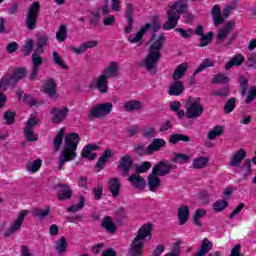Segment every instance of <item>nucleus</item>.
<instances>
[{
	"label": "nucleus",
	"instance_id": "obj_17",
	"mask_svg": "<svg viewBox=\"0 0 256 256\" xmlns=\"http://www.w3.org/2000/svg\"><path fill=\"white\" fill-rule=\"evenodd\" d=\"M58 189V199L60 201H67V199H71L73 195V190H71V186L67 184H58L56 186Z\"/></svg>",
	"mask_w": 256,
	"mask_h": 256
},
{
	"label": "nucleus",
	"instance_id": "obj_18",
	"mask_svg": "<svg viewBox=\"0 0 256 256\" xmlns=\"http://www.w3.org/2000/svg\"><path fill=\"white\" fill-rule=\"evenodd\" d=\"M99 45V42L97 40H90L87 42H84L80 47L70 46V51L73 53H76V55H81L87 51V49H93L94 47H97Z\"/></svg>",
	"mask_w": 256,
	"mask_h": 256
},
{
	"label": "nucleus",
	"instance_id": "obj_9",
	"mask_svg": "<svg viewBox=\"0 0 256 256\" xmlns=\"http://www.w3.org/2000/svg\"><path fill=\"white\" fill-rule=\"evenodd\" d=\"M173 169H177V166L169 163L167 160H163L154 165L152 173L158 175V177H165V175H169Z\"/></svg>",
	"mask_w": 256,
	"mask_h": 256
},
{
	"label": "nucleus",
	"instance_id": "obj_33",
	"mask_svg": "<svg viewBox=\"0 0 256 256\" xmlns=\"http://www.w3.org/2000/svg\"><path fill=\"white\" fill-rule=\"evenodd\" d=\"M183 83L179 80H176L172 83L169 90V95L179 96L183 93Z\"/></svg>",
	"mask_w": 256,
	"mask_h": 256
},
{
	"label": "nucleus",
	"instance_id": "obj_15",
	"mask_svg": "<svg viewBox=\"0 0 256 256\" xmlns=\"http://www.w3.org/2000/svg\"><path fill=\"white\" fill-rule=\"evenodd\" d=\"M149 27H151V25L146 24L145 26H142L138 32L128 36V42L132 43L133 45H142L143 36L145 35V33H147V31H149Z\"/></svg>",
	"mask_w": 256,
	"mask_h": 256
},
{
	"label": "nucleus",
	"instance_id": "obj_35",
	"mask_svg": "<svg viewBox=\"0 0 256 256\" xmlns=\"http://www.w3.org/2000/svg\"><path fill=\"white\" fill-rule=\"evenodd\" d=\"M55 249L59 253V255H63L67 251V238L61 237L55 242Z\"/></svg>",
	"mask_w": 256,
	"mask_h": 256
},
{
	"label": "nucleus",
	"instance_id": "obj_56",
	"mask_svg": "<svg viewBox=\"0 0 256 256\" xmlns=\"http://www.w3.org/2000/svg\"><path fill=\"white\" fill-rule=\"evenodd\" d=\"M4 121H6V125H13L15 123V112L7 111L4 114Z\"/></svg>",
	"mask_w": 256,
	"mask_h": 256
},
{
	"label": "nucleus",
	"instance_id": "obj_25",
	"mask_svg": "<svg viewBox=\"0 0 256 256\" xmlns=\"http://www.w3.org/2000/svg\"><path fill=\"white\" fill-rule=\"evenodd\" d=\"M108 191H110L112 197L116 198L121 191V182L117 178H111L108 181Z\"/></svg>",
	"mask_w": 256,
	"mask_h": 256
},
{
	"label": "nucleus",
	"instance_id": "obj_26",
	"mask_svg": "<svg viewBox=\"0 0 256 256\" xmlns=\"http://www.w3.org/2000/svg\"><path fill=\"white\" fill-rule=\"evenodd\" d=\"M128 181L131 183L132 186H134L136 189H145L147 186V182L143 177L137 174H132Z\"/></svg>",
	"mask_w": 256,
	"mask_h": 256
},
{
	"label": "nucleus",
	"instance_id": "obj_32",
	"mask_svg": "<svg viewBox=\"0 0 256 256\" xmlns=\"http://www.w3.org/2000/svg\"><path fill=\"white\" fill-rule=\"evenodd\" d=\"M207 163H209V158L205 156H198L193 159L192 167L194 169H205V167H207Z\"/></svg>",
	"mask_w": 256,
	"mask_h": 256
},
{
	"label": "nucleus",
	"instance_id": "obj_11",
	"mask_svg": "<svg viewBox=\"0 0 256 256\" xmlns=\"http://www.w3.org/2000/svg\"><path fill=\"white\" fill-rule=\"evenodd\" d=\"M27 210H22L17 216V219L10 225V228L4 232L5 239H8L10 235H15L21 226L23 225V221H25V217L27 216Z\"/></svg>",
	"mask_w": 256,
	"mask_h": 256
},
{
	"label": "nucleus",
	"instance_id": "obj_19",
	"mask_svg": "<svg viewBox=\"0 0 256 256\" xmlns=\"http://www.w3.org/2000/svg\"><path fill=\"white\" fill-rule=\"evenodd\" d=\"M147 183H148L149 190L152 193H157V191H159V187H161V178H159L157 174H154L153 172H151L148 175Z\"/></svg>",
	"mask_w": 256,
	"mask_h": 256
},
{
	"label": "nucleus",
	"instance_id": "obj_49",
	"mask_svg": "<svg viewBox=\"0 0 256 256\" xmlns=\"http://www.w3.org/2000/svg\"><path fill=\"white\" fill-rule=\"evenodd\" d=\"M228 205H229V203H227V201L218 200L213 205L214 211H216L217 213H221V211H224V209H227Z\"/></svg>",
	"mask_w": 256,
	"mask_h": 256
},
{
	"label": "nucleus",
	"instance_id": "obj_54",
	"mask_svg": "<svg viewBox=\"0 0 256 256\" xmlns=\"http://www.w3.org/2000/svg\"><path fill=\"white\" fill-rule=\"evenodd\" d=\"M227 81H229V77L223 73L216 74L212 79V83L215 84L227 83Z\"/></svg>",
	"mask_w": 256,
	"mask_h": 256
},
{
	"label": "nucleus",
	"instance_id": "obj_53",
	"mask_svg": "<svg viewBox=\"0 0 256 256\" xmlns=\"http://www.w3.org/2000/svg\"><path fill=\"white\" fill-rule=\"evenodd\" d=\"M37 53L38 52H34L32 54V63L34 68L40 69L41 65H43V58Z\"/></svg>",
	"mask_w": 256,
	"mask_h": 256
},
{
	"label": "nucleus",
	"instance_id": "obj_40",
	"mask_svg": "<svg viewBox=\"0 0 256 256\" xmlns=\"http://www.w3.org/2000/svg\"><path fill=\"white\" fill-rule=\"evenodd\" d=\"M190 159H191V157L187 154L176 153L172 157V162L178 163L179 165H183L185 163H189Z\"/></svg>",
	"mask_w": 256,
	"mask_h": 256
},
{
	"label": "nucleus",
	"instance_id": "obj_7",
	"mask_svg": "<svg viewBox=\"0 0 256 256\" xmlns=\"http://www.w3.org/2000/svg\"><path fill=\"white\" fill-rule=\"evenodd\" d=\"M113 111V103L106 102L102 104H96L91 108L90 113L88 114V119L93 121V119H103L107 117Z\"/></svg>",
	"mask_w": 256,
	"mask_h": 256
},
{
	"label": "nucleus",
	"instance_id": "obj_3",
	"mask_svg": "<svg viewBox=\"0 0 256 256\" xmlns=\"http://www.w3.org/2000/svg\"><path fill=\"white\" fill-rule=\"evenodd\" d=\"M187 9V0H178L174 2L167 11V21L163 25V29L169 31L177 27L181 13H185Z\"/></svg>",
	"mask_w": 256,
	"mask_h": 256
},
{
	"label": "nucleus",
	"instance_id": "obj_14",
	"mask_svg": "<svg viewBox=\"0 0 256 256\" xmlns=\"http://www.w3.org/2000/svg\"><path fill=\"white\" fill-rule=\"evenodd\" d=\"M50 115L52 117V123H63V121L67 119V115H69V108H52L50 111Z\"/></svg>",
	"mask_w": 256,
	"mask_h": 256
},
{
	"label": "nucleus",
	"instance_id": "obj_47",
	"mask_svg": "<svg viewBox=\"0 0 256 256\" xmlns=\"http://www.w3.org/2000/svg\"><path fill=\"white\" fill-rule=\"evenodd\" d=\"M24 135L27 141H37L39 138L37 137L34 128H24Z\"/></svg>",
	"mask_w": 256,
	"mask_h": 256
},
{
	"label": "nucleus",
	"instance_id": "obj_41",
	"mask_svg": "<svg viewBox=\"0 0 256 256\" xmlns=\"http://www.w3.org/2000/svg\"><path fill=\"white\" fill-rule=\"evenodd\" d=\"M212 17L214 19L215 25H221L223 23V16L221 14V8L217 5H215L212 8Z\"/></svg>",
	"mask_w": 256,
	"mask_h": 256
},
{
	"label": "nucleus",
	"instance_id": "obj_45",
	"mask_svg": "<svg viewBox=\"0 0 256 256\" xmlns=\"http://www.w3.org/2000/svg\"><path fill=\"white\" fill-rule=\"evenodd\" d=\"M170 143L174 144L179 143V141H183L184 143H189L191 139H189L188 136L182 135V134H174L170 137Z\"/></svg>",
	"mask_w": 256,
	"mask_h": 256
},
{
	"label": "nucleus",
	"instance_id": "obj_63",
	"mask_svg": "<svg viewBox=\"0 0 256 256\" xmlns=\"http://www.w3.org/2000/svg\"><path fill=\"white\" fill-rule=\"evenodd\" d=\"M34 215L36 217H39V219H45V217H47V215H49V208H46L44 210L36 209V210H34Z\"/></svg>",
	"mask_w": 256,
	"mask_h": 256
},
{
	"label": "nucleus",
	"instance_id": "obj_37",
	"mask_svg": "<svg viewBox=\"0 0 256 256\" xmlns=\"http://www.w3.org/2000/svg\"><path fill=\"white\" fill-rule=\"evenodd\" d=\"M207 215L206 209H197L195 214L193 215L192 219L195 223L196 227H201L203 224L201 223V219Z\"/></svg>",
	"mask_w": 256,
	"mask_h": 256
},
{
	"label": "nucleus",
	"instance_id": "obj_48",
	"mask_svg": "<svg viewBox=\"0 0 256 256\" xmlns=\"http://www.w3.org/2000/svg\"><path fill=\"white\" fill-rule=\"evenodd\" d=\"M108 7H110L111 11L119 13L121 11V0H108Z\"/></svg>",
	"mask_w": 256,
	"mask_h": 256
},
{
	"label": "nucleus",
	"instance_id": "obj_12",
	"mask_svg": "<svg viewBox=\"0 0 256 256\" xmlns=\"http://www.w3.org/2000/svg\"><path fill=\"white\" fill-rule=\"evenodd\" d=\"M107 79L109 78L104 73H102L99 77L92 80L90 88L98 89L100 93H107L109 90Z\"/></svg>",
	"mask_w": 256,
	"mask_h": 256
},
{
	"label": "nucleus",
	"instance_id": "obj_60",
	"mask_svg": "<svg viewBox=\"0 0 256 256\" xmlns=\"http://www.w3.org/2000/svg\"><path fill=\"white\" fill-rule=\"evenodd\" d=\"M104 17L103 19V25H105V27H113V25H115V16L114 15H109Z\"/></svg>",
	"mask_w": 256,
	"mask_h": 256
},
{
	"label": "nucleus",
	"instance_id": "obj_44",
	"mask_svg": "<svg viewBox=\"0 0 256 256\" xmlns=\"http://www.w3.org/2000/svg\"><path fill=\"white\" fill-rule=\"evenodd\" d=\"M236 105H237V100L234 97L228 99L226 104L224 105V113H227V114L233 113Z\"/></svg>",
	"mask_w": 256,
	"mask_h": 256
},
{
	"label": "nucleus",
	"instance_id": "obj_61",
	"mask_svg": "<svg viewBox=\"0 0 256 256\" xmlns=\"http://www.w3.org/2000/svg\"><path fill=\"white\" fill-rule=\"evenodd\" d=\"M151 169V162H143L142 165L136 167L137 173H146V171H149Z\"/></svg>",
	"mask_w": 256,
	"mask_h": 256
},
{
	"label": "nucleus",
	"instance_id": "obj_22",
	"mask_svg": "<svg viewBox=\"0 0 256 256\" xmlns=\"http://www.w3.org/2000/svg\"><path fill=\"white\" fill-rule=\"evenodd\" d=\"M131 167H133V160H131V156H123L118 163V169H120L124 175H127L131 170Z\"/></svg>",
	"mask_w": 256,
	"mask_h": 256
},
{
	"label": "nucleus",
	"instance_id": "obj_36",
	"mask_svg": "<svg viewBox=\"0 0 256 256\" xmlns=\"http://www.w3.org/2000/svg\"><path fill=\"white\" fill-rule=\"evenodd\" d=\"M188 65L186 63L180 64L175 70L173 74L174 81H179L185 75V71L188 69Z\"/></svg>",
	"mask_w": 256,
	"mask_h": 256
},
{
	"label": "nucleus",
	"instance_id": "obj_38",
	"mask_svg": "<svg viewBox=\"0 0 256 256\" xmlns=\"http://www.w3.org/2000/svg\"><path fill=\"white\" fill-rule=\"evenodd\" d=\"M49 43V36L42 35L38 38L35 53H43V47H46Z\"/></svg>",
	"mask_w": 256,
	"mask_h": 256
},
{
	"label": "nucleus",
	"instance_id": "obj_2",
	"mask_svg": "<svg viewBox=\"0 0 256 256\" xmlns=\"http://www.w3.org/2000/svg\"><path fill=\"white\" fill-rule=\"evenodd\" d=\"M79 145V134L71 133L66 135L64 139V146L61 152V157L58 161V171L63 169L65 163L75 161L77 158V146Z\"/></svg>",
	"mask_w": 256,
	"mask_h": 256
},
{
	"label": "nucleus",
	"instance_id": "obj_6",
	"mask_svg": "<svg viewBox=\"0 0 256 256\" xmlns=\"http://www.w3.org/2000/svg\"><path fill=\"white\" fill-rule=\"evenodd\" d=\"M184 108L186 109L187 119H197L203 115V106L199 97H189L184 104Z\"/></svg>",
	"mask_w": 256,
	"mask_h": 256
},
{
	"label": "nucleus",
	"instance_id": "obj_46",
	"mask_svg": "<svg viewBox=\"0 0 256 256\" xmlns=\"http://www.w3.org/2000/svg\"><path fill=\"white\" fill-rule=\"evenodd\" d=\"M56 39L57 41H60V43H63V41L67 39V27L65 25L59 27L58 32L56 33Z\"/></svg>",
	"mask_w": 256,
	"mask_h": 256
},
{
	"label": "nucleus",
	"instance_id": "obj_23",
	"mask_svg": "<svg viewBox=\"0 0 256 256\" xmlns=\"http://www.w3.org/2000/svg\"><path fill=\"white\" fill-rule=\"evenodd\" d=\"M119 69V62L112 61L104 69L103 74L108 79H111V77H119Z\"/></svg>",
	"mask_w": 256,
	"mask_h": 256
},
{
	"label": "nucleus",
	"instance_id": "obj_55",
	"mask_svg": "<svg viewBox=\"0 0 256 256\" xmlns=\"http://www.w3.org/2000/svg\"><path fill=\"white\" fill-rule=\"evenodd\" d=\"M242 171H244V177L251 175V159L244 160Z\"/></svg>",
	"mask_w": 256,
	"mask_h": 256
},
{
	"label": "nucleus",
	"instance_id": "obj_10",
	"mask_svg": "<svg viewBox=\"0 0 256 256\" xmlns=\"http://www.w3.org/2000/svg\"><path fill=\"white\" fill-rule=\"evenodd\" d=\"M111 13V8L109 7V0H103L102 6H100L96 11L91 12L90 23L91 25H97L101 19V15L107 16Z\"/></svg>",
	"mask_w": 256,
	"mask_h": 256
},
{
	"label": "nucleus",
	"instance_id": "obj_58",
	"mask_svg": "<svg viewBox=\"0 0 256 256\" xmlns=\"http://www.w3.org/2000/svg\"><path fill=\"white\" fill-rule=\"evenodd\" d=\"M33 46H34L33 40L28 39L23 47L24 55H31V51H33Z\"/></svg>",
	"mask_w": 256,
	"mask_h": 256
},
{
	"label": "nucleus",
	"instance_id": "obj_34",
	"mask_svg": "<svg viewBox=\"0 0 256 256\" xmlns=\"http://www.w3.org/2000/svg\"><path fill=\"white\" fill-rule=\"evenodd\" d=\"M42 165H43L42 159H36L33 161H29L27 163V171L29 173H37V171H39V169H41Z\"/></svg>",
	"mask_w": 256,
	"mask_h": 256
},
{
	"label": "nucleus",
	"instance_id": "obj_1",
	"mask_svg": "<svg viewBox=\"0 0 256 256\" xmlns=\"http://www.w3.org/2000/svg\"><path fill=\"white\" fill-rule=\"evenodd\" d=\"M165 41H167V37L164 34H153L148 42V54L143 61V65L153 75L157 73V63L161 59V51Z\"/></svg>",
	"mask_w": 256,
	"mask_h": 256
},
{
	"label": "nucleus",
	"instance_id": "obj_52",
	"mask_svg": "<svg viewBox=\"0 0 256 256\" xmlns=\"http://www.w3.org/2000/svg\"><path fill=\"white\" fill-rule=\"evenodd\" d=\"M213 67V62L211 59L204 60L198 67V69L195 70L194 75H197V73H201V71H205V69Z\"/></svg>",
	"mask_w": 256,
	"mask_h": 256
},
{
	"label": "nucleus",
	"instance_id": "obj_27",
	"mask_svg": "<svg viewBox=\"0 0 256 256\" xmlns=\"http://www.w3.org/2000/svg\"><path fill=\"white\" fill-rule=\"evenodd\" d=\"M244 62L245 57L241 54H237L226 63L225 70L229 71V69H232V67H241V65H243Z\"/></svg>",
	"mask_w": 256,
	"mask_h": 256
},
{
	"label": "nucleus",
	"instance_id": "obj_43",
	"mask_svg": "<svg viewBox=\"0 0 256 256\" xmlns=\"http://www.w3.org/2000/svg\"><path fill=\"white\" fill-rule=\"evenodd\" d=\"M85 207V198L83 196L79 197L78 204H74L70 206L67 211H70L71 213H77V211H81Z\"/></svg>",
	"mask_w": 256,
	"mask_h": 256
},
{
	"label": "nucleus",
	"instance_id": "obj_30",
	"mask_svg": "<svg viewBox=\"0 0 256 256\" xmlns=\"http://www.w3.org/2000/svg\"><path fill=\"white\" fill-rule=\"evenodd\" d=\"M189 207L182 205L178 208V219L180 221V225H185L187 221H189Z\"/></svg>",
	"mask_w": 256,
	"mask_h": 256
},
{
	"label": "nucleus",
	"instance_id": "obj_21",
	"mask_svg": "<svg viewBox=\"0 0 256 256\" xmlns=\"http://www.w3.org/2000/svg\"><path fill=\"white\" fill-rule=\"evenodd\" d=\"M235 27V22L230 21L227 22L223 28H221L218 31V35L216 36L217 41H225L227 37H229V34L231 31H233V28Z\"/></svg>",
	"mask_w": 256,
	"mask_h": 256
},
{
	"label": "nucleus",
	"instance_id": "obj_4",
	"mask_svg": "<svg viewBox=\"0 0 256 256\" xmlns=\"http://www.w3.org/2000/svg\"><path fill=\"white\" fill-rule=\"evenodd\" d=\"M153 231V224H144L139 228L137 236L131 243L129 250V256H141L143 251V245H145V239H151V232Z\"/></svg>",
	"mask_w": 256,
	"mask_h": 256
},
{
	"label": "nucleus",
	"instance_id": "obj_16",
	"mask_svg": "<svg viewBox=\"0 0 256 256\" xmlns=\"http://www.w3.org/2000/svg\"><path fill=\"white\" fill-rule=\"evenodd\" d=\"M167 142L163 138H155L150 145L146 148V155H153V153L166 147Z\"/></svg>",
	"mask_w": 256,
	"mask_h": 256
},
{
	"label": "nucleus",
	"instance_id": "obj_31",
	"mask_svg": "<svg viewBox=\"0 0 256 256\" xmlns=\"http://www.w3.org/2000/svg\"><path fill=\"white\" fill-rule=\"evenodd\" d=\"M110 158H111V150L104 151L103 155L98 159L96 163L97 171H101L102 169H105V165Z\"/></svg>",
	"mask_w": 256,
	"mask_h": 256
},
{
	"label": "nucleus",
	"instance_id": "obj_62",
	"mask_svg": "<svg viewBox=\"0 0 256 256\" xmlns=\"http://www.w3.org/2000/svg\"><path fill=\"white\" fill-rule=\"evenodd\" d=\"M39 119L36 118L35 114H32L30 119L26 122V128L28 129H35Z\"/></svg>",
	"mask_w": 256,
	"mask_h": 256
},
{
	"label": "nucleus",
	"instance_id": "obj_8",
	"mask_svg": "<svg viewBox=\"0 0 256 256\" xmlns=\"http://www.w3.org/2000/svg\"><path fill=\"white\" fill-rule=\"evenodd\" d=\"M39 9H41V4L33 2L26 12V27L30 30L35 29L37 17H39Z\"/></svg>",
	"mask_w": 256,
	"mask_h": 256
},
{
	"label": "nucleus",
	"instance_id": "obj_5",
	"mask_svg": "<svg viewBox=\"0 0 256 256\" xmlns=\"http://www.w3.org/2000/svg\"><path fill=\"white\" fill-rule=\"evenodd\" d=\"M27 77V70L25 68H16L12 74L4 75L0 80L1 91H7L9 85L14 86Z\"/></svg>",
	"mask_w": 256,
	"mask_h": 256
},
{
	"label": "nucleus",
	"instance_id": "obj_20",
	"mask_svg": "<svg viewBox=\"0 0 256 256\" xmlns=\"http://www.w3.org/2000/svg\"><path fill=\"white\" fill-rule=\"evenodd\" d=\"M247 157V152L243 148H240L236 153H234L229 160L230 167H239L241 161Z\"/></svg>",
	"mask_w": 256,
	"mask_h": 256
},
{
	"label": "nucleus",
	"instance_id": "obj_28",
	"mask_svg": "<svg viewBox=\"0 0 256 256\" xmlns=\"http://www.w3.org/2000/svg\"><path fill=\"white\" fill-rule=\"evenodd\" d=\"M97 149H99V147H97L96 145L88 144L87 146H85L83 148L81 155L83 157H85L86 159L93 161V159H95V157H97V153H95V151H97Z\"/></svg>",
	"mask_w": 256,
	"mask_h": 256
},
{
	"label": "nucleus",
	"instance_id": "obj_64",
	"mask_svg": "<svg viewBox=\"0 0 256 256\" xmlns=\"http://www.w3.org/2000/svg\"><path fill=\"white\" fill-rule=\"evenodd\" d=\"M133 5L132 4H127L126 5V19L131 23V20H133Z\"/></svg>",
	"mask_w": 256,
	"mask_h": 256
},
{
	"label": "nucleus",
	"instance_id": "obj_50",
	"mask_svg": "<svg viewBox=\"0 0 256 256\" xmlns=\"http://www.w3.org/2000/svg\"><path fill=\"white\" fill-rule=\"evenodd\" d=\"M212 39H213V32H208L206 35H202L200 39L199 47H207V45L211 43Z\"/></svg>",
	"mask_w": 256,
	"mask_h": 256
},
{
	"label": "nucleus",
	"instance_id": "obj_29",
	"mask_svg": "<svg viewBox=\"0 0 256 256\" xmlns=\"http://www.w3.org/2000/svg\"><path fill=\"white\" fill-rule=\"evenodd\" d=\"M101 227L105 229L108 233H115L117 226L113 223V220L109 216H105L101 221Z\"/></svg>",
	"mask_w": 256,
	"mask_h": 256
},
{
	"label": "nucleus",
	"instance_id": "obj_51",
	"mask_svg": "<svg viewBox=\"0 0 256 256\" xmlns=\"http://www.w3.org/2000/svg\"><path fill=\"white\" fill-rule=\"evenodd\" d=\"M142 135L145 139H153V137H157V131L154 127H147L143 130Z\"/></svg>",
	"mask_w": 256,
	"mask_h": 256
},
{
	"label": "nucleus",
	"instance_id": "obj_42",
	"mask_svg": "<svg viewBox=\"0 0 256 256\" xmlns=\"http://www.w3.org/2000/svg\"><path fill=\"white\" fill-rule=\"evenodd\" d=\"M64 135H65V130L62 128L57 133L56 137L53 139V145H54V149H56V151H59V149L61 148V145H63Z\"/></svg>",
	"mask_w": 256,
	"mask_h": 256
},
{
	"label": "nucleus",
	"instance_id": "obj_57",
	"mask_svg": "<svg viewBox=\"0 0 256 256\" xmlns=\"http://www.w3.org/2000/svg\"><path fill=\"white\" fill-rule=\"evenodd\" d=\"M52 57H53L54 63H56V65L61 67V69H67V66L65 65V62H63L61 57H59V54L57 53V51L53 52Z\"/></svg>",
	"mask_w": 256,
	"mask_h": 256
},
{
	"label": "nucleus",
	"instance_id": "obj_59",
	"mask_svg": "<svg viewBox=\"0 0 256 256\" xmlns=\"http://www.w3.org/2000/svg\"><path fill=\"white\" fill-rule=\"evenodd\" d=\"M239 83H240V93L242 96H244L245 93H247V85H248L247 78L241 76L239 79Z\"/></svg>",
	"mask_w": 256,
	"mask_h": 256
},
{
	"label": "nucleus",
	"instance_id": "obj_39",
	"mask_svg": "<svg viewBox=\"0 0 256 256\" xmlns=\"http://www.w3.org/2000/svg\"><path fill=\"white\" fill-rule=\"evenodd\" d=\"M223 131V126H215L211 131L208 132L207 139L213 141L217 139V137H221V135H223Z\"/></svg>",
	"mask_w": 256,
	"mask_h": 256
},
{
	"label": "nucleus",
	"instance_id": "obj_13",
	"mask_svg": "<svg viewBox=\"0 0 256 256\" xmlns=\"http://www.w3.org/2000/svg\"><path fill=\"white\" fill-rule=\"evenodd\" d=\"M41 91L51 99H57V84L53 79H47L41 86Z\"/></svg>",
	"mask_w": 256,
	"mask_h": 256
},
{
	"label": "nucleus",
	"instance_id": "obj_24",
	"mask_svg": "<svg viewBox=\"0 0 256 256\" xmlns=\"http://www.w3.org/2000/svg\"><path fill=\"white\" fill-rule=\"evenodd\" d=\"M123 109L128 113L132 111H141L143 109V102L139 100H126L123 103Z\"/></svg>",
	"mask_w": 256,
	"mask_h": 256
}]
</instances>
